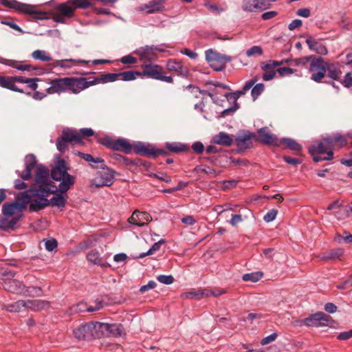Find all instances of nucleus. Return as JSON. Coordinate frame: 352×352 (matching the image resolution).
Segmentation results:
<instances>
[{"instance_id": "c85d7f7f", "label": "nucleus", "mask_w": 352, "mask_h": 352, "mask_svg": "<svg viewBox=\"0 0 352 352\" xmlns=\"http://www.w3.org/2000/svg\"><path fill=\"white\" fill-rule=\"evenodd\" d=\"M113 150L129 154L133 150V146L126 139L118 138L114 140Z\"/></svg>"}, {"instance_id": "bb28decb", "label": "nucleus", "mask_w": 352, "mask_h": 352, "mask_svg": "<svg viewBox=\"0 0 352 352\" xmlns=\"http://www.w3.org/2000/svg\"><path fill=\"white\" fill-rule=\"evenodd\" d=\"M2 309L10 312L18 313L25 309V300H19L14 302H8L6 300L1 302Z\"/></svg>"}, {"instance_id": "2f4dec72", "label": "nucleus", "mask_w": 352, "mask_h": 352, "mask_svg": "<svg viewBox=\"0 0 352 352\" xmlns=\"http://www.w3.org/2000/svg\"><path fill=\"white\" fill-rule=\"evenodd\" d=\"M214 143L223 146H231L233 144V139L225 132H220L212 138Z\"/></svg>"}, {"instance_id": "a211bd4d", "label": "nucleus", "mask_w": 352, "mask_h": 352, "mask_svg": "<svg viewBox=\"0 0 352 352\" xmlns=\"http://www.w3.org/2000/svg\"><path fill=\"white\" fill-rule=\"evenodd\" d=\"M100 330L102 337L120 336L122 333V326L119 324H108L100 322Z\"/></svg>"}, {"instance_id": "39448f33", "label": "nucleus", "mask_w": 352, "mask_h": 352, "mask_svg": "<svg viewBox=\"0 0 352 352\" xmlns=\"http://www.w3.org/2000/svg\"><path fill=\"white\" fill-rule=\"evenodd\" d=\"M74 336L78 340H91L102 337L99 322H91L81 324L73 331Z\"/></svg>"}, {"instance_id": "9b49d317", "label": "nucleus", "mask_w": 352, "mask_h": 352, "mask_svg": "<svg viewBox=\"0 0 352 352\" xmlns=\"http://www.w3.org/2000/svg\"><path fill=\"white\" fill-rule=\"evenodd\" d=\"M74 8L67 1L56 6L53 14V19L56 22L65 23L67 19H70L74 16Z\"/></svg>"}, {"instance_id": "f3484780", "label": "nucleus", "mask_w": 352, "mask_h": 352, "mask_svg": "<svg viewBox=\"0 0 352 352\" xmlns=\"http://www.w3.org/2000/svg\"><path fill=\"white\" fill-rule=\"evenodd\" d=\"M49 85L50 87L46 89L48 94H60L67 91V77L55 78L51 80Z\"/></svg>"}, {"instance_id": "c756f323", "label": "nucleus", "mask_w": 352, "mask_h": 352, "mask_svg": "<svg viewBox=\"0 0 352 352\" xmlns=\"http://www.w3.org/2000/svg\"><path fill=\"white\" fill-rule=\"evenodd\" d=\"M49 307V302L42 300H25V309L34 311H41Z\"/></svg>"}, {"instance_id": "6e6552de", "label": "nucleus", "mask_w": 352, "mask_h": 352, "mask_svg": "<svg viewBox=\"0 0 352 352\" xmlns=\"http://www.w3.org/2000/svg\"><path fill=\"white\" fill-rule=\"evenodd\" d=\"M74 142L80 144V135L77 131L66 129L63 131V134L56 140L57 149L61 152H65L68 148V143Z\"/></svg>"}, {"instance_id": "473e14b6", "label": "nucleus", "mask_w": 352, "mask_h": 352, "mask_svg": "<svg viewBox=\"0 0 352 352\" xmlns=\"http://www.w3.org/2000/svg\"><path fill=\"white\" fill-rule=\"evenodd\" d=\"M167 69L169 71L176 72L178 75H183L187 73V70L184 67L182 64L175 60H169L166 64Z\"/></svg>"}, {"instance_id": "4d7b16f0", "label": "nucleus", "mask_w": 352, "mask_h": 352, "mask_svg": "<svg viewBox=\"0 0 352 352\" xmlns=\"http://www.w3.org/2000/svg\"><path fill=\"white\" fill-rule=\"evenodd\" d=\"M311 56L302 57L292 60V65L305 66L307 63L311 59Z\"/></svg>"}, {"instance_id": "603ef678", "label": "nucleus", "mask_w": 352, "mask_h": 352, "mask_svg": "<svg viewBox=\"0 0 352 352\" xmlns=\"http://www.w3.org/2000/svg\"><path fill=\"white\" fill-rule=\"evenodd\" d=\"M335 240L338 243H340L342 241H344L347 243L352 244V234L348 233L347 232H344V236L337 234L335 237Z\"/></svg>"}, {"instance_id": "0eeeda50", "label": "nucleus", "mask_w": 352, "mask_h": 352, "mask_svg": "<svg viewBox=\"0 0 352 352\" xmlns=\"http://www.w3.org/2000/svg\"><path fill=\"white\" fill-rule=\"evenodd\" d=\"M142 75L146 76L155 80H160L166 82L172 83L173 79L171 76L165 75L162 67L160 65L155 64H146L142 66Z\"/></svg>"}, {"instance_id": "cd10ccee", "label": "nucleus", "mask_w": 352, "mask_h": 352, "mask_svg": "<svg viewBox=\"0 0 352 352\" xmlns=\"http://www.w3.org/2000/svg\"><path fill=\"white\" fill-rule=\"evenodd\" d=\"M0 63L3 65H8L12 68H14L19 71H23V72H25V71L30 72V71L35 69V68L31 65L23 64L21 62L14 60H11V59L4 58V59H2V60H1Z\"/></svg>"}, {"instance_id": "69168bd1", "label": "nucleus", "mask_w": 352, "mask_h": 352, "mask_svg": "<svg viewBox=\"0 0 352 352\" xmlns=\"http://www.w3.org/2000/svg\"><path fill=\"white\" fill-rule=\"evenodd\" d=\"M156 285L157 284L154 280H149L147 285H144L140 287V292L141 293H144L149 289H154Z\"/></svg>"}, {"instance_id": "58836bf2", "label": "nucleus", "mask_w": 352, "mask_h": 352, "mask_svg": "<svg viewBox=\"0 0 352 352\" xmlns=\"http://www.w3.org/2000/svg\"><path fill=\"white\" fill-rule=\"evenodd\" d=\"M204 296H208L209 294H205V292L204 290H199V291H192L189 292L183 293L181 296L182 298H186V299H200Z\"/></svg>"}, {"instance_id": "680f3d73", "label": "nucleus", "mask_w": 352, "mask_h": 352, "mask_svg": "<svg viewBox=\"0 0 352 352\" xmlns=\"http://www.w3.org/2000/svg\"><path fill=\"white\" fill-rule=\"evenodd\" d=\"M114 140L115 139H113L111 137L105 136L100 140V143L102 145L113 149Z\"/></svg>"}, {"instance_id": "49530a36", "label": "nucleus", "mask_w": 352, "mask_h": 352, "mask_svg": "<svg viewBox=\"0 0 352 352\" xmlns=\"http://www.w3.org/2000/svg\"><path fill=\"white\" fill-rule=\"evenodd\" d=\"M166 148L175 153L186 151V146L178 142L166 143Z\"/></svg>"}, {"instance_id": "412c9836", "label": "nucleus", "mask_w": 352, "mask_h": 352, "mask_svg": "<svg viewBox=\"0 0 352 352\" xmlns=\"http://www.w3.org/2000/svg\"><path fill=\"white\" fill-rule=\"evenodd\" d=\"M265 3L263 0H243L241 8L245 12H256L267 9Z\"/></svg>"}, {"instance_id": "774afa93", "label": "nucleus", "mask_w": 352, "mask_h": 352, "mask_svg": "<svg viewBox=\"0 0 352 352\" xmlns=\"http://www.w3.org/2000/svg\"><path fill=\"white\" fill-rule=\"evenodd\" d=\"M351 338H352V329L342 332L338 336V339L340 340H346Z\"/></svg>"}, {"instance_id": "c03bdc74", "label": "nucleus", "mask_w": 352, "mask_h": 352, "mask_svg": "<svg viewBox=\"0 0 352 352\" xmlns=\"http://www.w3.org/2000/svg\"><path fill=\"white\" fill-rule=\"evenodd\" d=\"M164 243H165V240H164V239H161L158 242L155 243L146 252L140 254L138 256V258H144L146 256L153 254L155 252H157L160 250L161 245L164 244Z\"/></svg>"}, {"instance_id": "13d9d810", "label": "nucleus", "mask_w": 352, "mask_h": 352, "mask_svg": "<svg viewBox=\"0 0 352 352\" xmlns=\"http://www.w3.org/2000/svg\"><path fill=\"white\" fill-rule=\"evenodd\" d=\"M77 133L80 135V144L82 142V137H91L94 135V131L90 128L81 129Z\"/></svg>"}, {"instance_id": "7ed1b4c3", "label": "nucleus", "mask_w": 352, "mask_h": 352, "mask_svg": "<svg viewBox=\"0 0 352 352\" xmlns=\"http://www.w3.org/2000/svg\"><path fill=\"white\" fill-rule=\"evenodd\" d=\"M52 191L50 188H34L31 186L28 191L19 193L15 202L24 211L28 204L30 211H38L49 206V199L47 197Z\"/></svg>"}, {"instance_id": "e433bc0d", "label": "nucleus", "mask_w": 352, "mask_h": 352, "mask_svg": "<svg viewBox=\"0 0 352 352\" xmlns=\"http://www.w3.org/2000/svg\"><path fill=\"white\" fill-rule=\"evenodd\" d=\"M327 76L333 80H339L341 76L342 72L333 65L329 64L327 66Z\"/></svg>"}, {"instance_id": "a19ab883", "label": "nucleus", "mask_w": 352, "mask_h": 352, "mask_svg": "<svg viewBox=\"0 0 352 352\" xmlns=\"http://www.w3.org/2000/svg\"><path fill=\"white\" fill-rule=\"evenodd\" d=\"M119 74V79L125 81L133 80L136 78L137 76H142V73L140 72H133V71H127L124 72H120Z\"/></svg>"}, {"instance_id": "9d476101", "label": "nucleus", "mask_w": 352, "mask_h": 352, "mask_svg": "<svg viewBox=\"0 0 352 352\" xmlns=\"http://www.w3.org/2000/svg\"><path fill=\"white\" fill-rule=\"evenodd\" d=\"M94 85L95 82H92V80H88L84 77H67V91L74 94H78Z\"/></svg>"}, {"instance_id": "e2e57ef3", "label": "nucleus", "mask_w": 352, "mask_h": 352, "mask_svg": "<svg viewBox=\"0 0 352 352\" xmlns=\"http://www.w3.org/2000/svg\"><path fill=\"white\" fill-rule=\"evenodd\" d=\"M195 171L197 172H203V173H206L207 174H215V170L212 168V167H210V166H197L195 168Z\"/></svg>"}, {"instance_id": "ea45409f", "label": "nucleus", "mask_w": 352, "mask_h": 352, "mask_svg": "<svg viewBox=\"0 0 352 352\" xmlns=\"http://www.w3.org/2000/svg\"><path fill=\"white\" fill-rule=\"evenodd\" d=\"M280 142V143L285 144L288 148L294 151H300L302 149V146L296 142L295 140L289 138H283Z\"/></svg>"}, {"instance_id": "20e7f679", "label": "nucleus", "mask_w": 352, "mask_h": 352, "mask_svg": "<svg viewBox=\"0 0 352 352\" xmlns=\"http://www.w3.org/2000/svg\"><path fill=\"white\" fill-rule=\"evenodd\" d=\"M309 151L314 162L331 160L333 157V139L324 138L320 142L311 145Z\"/></svg>"}, {"instance_id": "bf43d9fd", "label": "nucleus", "mask_w": 352, "mask_h": 352, "mask_svg": "<svg viewBox=\"0 0 352 352\" xmlns=\"http://www.w3.org/2000/svg\"><path fill=\"white\" fill-rule=\"evenodd\" d=\"M278 211L275 209L269 210L263 217V219L265 222H271L274 221L277 215Z\"/></svg>"}, {"instance_id": "ddd939ff", "label": "nucleus", "mask_w": 352, "mask_h": 352, "mask_svg": "<svg viewBox=\"0 0 352 352\" xmlns=\"http://www.w3.org/2000/svg\"><path fill=\"white\" fill-rule=\"evenodd\" d=\"M0 3L5 7L14 9L21 12L30 14H35V17L36 19H44L43 16V14L36 12L34 10V8L31 6L21 3L20 2H18L15 0H0Z\"/></svg>"}, {"instance_id": "423d86ee", "label": "nucleus", "mask_w": 352, "mask_h": 352, "mask_svg": "<svg viewBox=\"0 0 352 352\" xmlns=\"http://www.w3.org/2000/svg\"><path fill=\"white\" fill-rule=\"evenodd\" d=\"M114 177L115 171L106 166L97 173L91 182V186L95 188L111 186L113 184Z\"/></svg>"}, {"instance_id": "2eb2a0df", "label": "nucleus", "mask_w": 352, "mask_h": 352, "mask_svg": "<svg viewBox=\"0 0 352 352\" xmlns=\"http://www.w3.org/2000/svg\"><path fill=\"white\" fill-rule=\"evenodd\" d=\"M156 52H166V49L162 45L156 46L147 45L140 48L138 51V54H139L141 60H152L157 58Z\"/></svg>"}, {"instance_id": "f03ea898", "label": "nucleus", "mask_w": 352, "mask_h": 352, "mask_svg": "<svg viewBox=\"0 0 352 352\" xmlns=\"http://www.w3.org/2000/svg\"><path fill=\"white\" fill-rule=\"evenodd\" d=\"M16 273L7 269L0 268V280L3 288L14 294L24 296H39L42 290L39 287L26 286L15 278Z\"/></svg>"}, {"instance_id": "72a5a7b5", "label": "nucleus", "mask_w": 352, "mask_h": 352, "mask_svg": "<svg viewBox=\"0 0 352 352\" xmlns=\"http://www.w3.org/2000/svg\"><path fill=\"white\" fill-rule=\"evenodd\" d=\"M18 222L17 218H13L12 217H7L3 214L0 217V228L3 230H8L12 229Z\"/></svg>"}, {"instance_id": "dca6fc26", "label": "nucleus", "mask_w": 352, "mask_h": 352, "mask_svg": "<svg viewBox=\"0 0 352 352\" xmlns=\"http://www.w3.org/2000/svg\"><path fill=\"white\" fill-rule=\"evenodd\" d=\"M134 152L137 154L146 156L157 157L166 153L162 149H155L151 145L142 142H137L133 146Z\"/></svg>"}, {"instance_id": "864d4df0", "label": "nucleus", "mask_w": 352, "mask_h": 352, "mask_svg": "<svg viewBox=\"0 0 352 352\" xmlns=\"http://www.w3.org/2000/svg\"><path fill=\"white\" fill-rule=\"evenodd\" d=\"M264 85L262 83L256 84L252 89V96L254 100H256L263 91Z\"/></svg>"}, {"instance_id": "aec40b11", "label": "nucleus", "mask_w": 352, "mask_h": 352, "mask_svg": "<svg viewBox=\"0 0 352 352\" xmlns=\"http://www.w3.org/2000/svg\"><path fill=\"white\" fill-rule=\"evenodd\" d=\"M151 220L152 217L148 212L136 210L129 219V222L131 224L141 227L147 224Z\"/></svg>"}, {"instance_id": "37998d69", "label": "nucleus", "mask_w": 352, "mask_h": 352, "mask_svg": "<svg viewBox=\"0 0 352 352\" xmlns=\"http://www.w3.org/2000/svg\"><path fill=\"white\" fill-rule=\"evenodd\" d=\"M262 277L263 273L261 272H256L243 274L242 279L244 281L256 283Z\"/></svg>"}, {"instance_id": "393cba45", "label": "nucleus", "mask_w": 352, "mask_h": 352, "mask_svg": "<svg viewBox=\"0 0 352 352\" xmlns=\"http://www.w3.org/2000/svg\"><path fill=\"white\" fill-rule=\"evenodd\" d=\"M256 137L255 134L249 131L239 135L236 140V145L241 149H247L252 146V140Z\"/></svg>"}, {"instance_id": "5fc2aeb1", "label": "nucleus", "mask_w": 352, "mask_h": 352, "mask_svg": "<svg viewBox=\"0 0 352 352\" xmlns=\"http://www.w3.org/2000/svg\"><path fill=\"white\" fill-rule=\"evenodd\" d=\"M157 280L165 285H170L174 281V278L171 275H159L157 277Z\"/></svg>"}, {"instance_id": "7c9ffc66", "label": "nucleus", "mask_w": 352, "mask_h": 352, "mask_svg": "<svg viewBox=\"0 0 352 352\" xmlns=\"http://www.w3.org/2000/svg\"><path fill=\"white\" fill-rule=\"evenodd\" d=\"M0 86L12 91L23 92V90L18 88L16 85L14 76H0Z\"/></svg>"}, {"instance_id": "4c0bfd02", "label": "nucleus", "mask_w": 352, "mask_h": 352, "mask_svg": "<svg viewBox=\"0 0 352 352\" xmlns=\"http://www.w3.org/2000/svg\"><path fill=\"white\" fill-rule=\"evenodd\" d=\"M344 250L342 248H337L335 250H332L327 254L322 256L321 257L322 260H330V259H336L340 258L344 254Z\"/></svg>"}, {"instance_id": "a878e982", "label": "nucleus", "mask_w": 352, "mask_h": 352, "mask_svg": "<svg viewBox=\"0 0 352 352\" xmlns=\"http://www.w3.org/2000/svg\"><path fill=\"white\" fill-rule=\"evenodd\" d=\"M305 42L311 51L320 55L327 54L328 50L326 46L312 37L309 36L307 38Z\"/></svg>"}, {"instance_id": "3c124183", "label": "nucleus", "mask_w": 352, "mask_h": 352, "mask_svg": "<svg viewBox=\"0 0 352 352\" xmlns=\"http://www.w3.org/2000/svg\"><path fill=\"white\" fill-rule=\"evenodd\" d=\"M89 165L91 167H93L94 168L102 169V168L106 167L104 160L100 157H93V160L90 162Z\"/></svg>"}, {"instance_id": "6e6d98bb", "label": "nucleus", "mask_w": 352, "mask_h": 352, "mask_svg": "<svg viewBox=\"0 0 352 352\" xmlns=\"http://www.w3.org/2000/svg\"><path fill=\"white\" fill-rule=\"evenodd\" d=\"M263 54V50L259 46H253L248 49L246 52V55L249 57L254 55H261Z\"/></svg>"}, {"instance_id": "a18cd8bd", "label": "nucleus", "mask_w": 352, "mask_h": 352, "mask_svg": "<svg viewBox=\"0 0 352 352\" xmlns=\"http://www.w3.org/2000/svg\"><path fill=\"white\" fill-rule=\"evenodd\" d=\"M75 10L77 8H87L91 3L88 0H68Z\"/></svg>"}, {"instance_id": "338daca9", "label": "nucleus", "mask_w": 352, "mask_h": 352, "mask_svg": "<svg viewBox=\"0 0 352 352\" xmlns=\"http://www.w3.org/2000/svg\"><path fill=\"white\" fill-rule=\"evenodd\" d=\"M344 87H352V74L351 73H347L345 76H344V78L342 82Z\"/></svg>"}, {"instance_id": "f257e3e1", "label": "nucleus", "mask_w": 352, "mask_h": 352, "mask_svg": "<svg viewBox=\"0 0 352 352\" xmlns=\"http://www.w3.org/2000/svg\"><path fill=\"white\" fill-rule=\"evenodd\" d=\"M51 176L55 181L60 182L58 188L48 182V169L43 165L37 166L35 177L36 183L32 187L41 189L50 188L52 190L50 194L54 193L57 190L63 194L69 190L75 183V177L67 173L66 163L63 160H58L56 163L55 167L52 170Z\"/></svg>"}, {"instance_id": "de8ad7c7", "label": "nucleus", "mask_w": 352, "mask_h": 352, "mask_svg": "<svg viewBox=\"0 0 352 352\" xmlns=\"http://www.w3.org/2000/svg\"><path fill=\"white\" fill-rule=\"evenodd\" d=\"M87 258L89 261L94 264L100 265L101 258L98 251L91 250L87 254Z\"/></svg>"}, {"instance_id": "4468645a", "label": "nucleus", "mask_w": 352, "mask_h": 352, "mask_svg": "<svg viewBox=\"0 0 352 352\" xmlns=\"http://www.w3.org/2000/svg\"><path fill=\"white\" fill-rule=\"evenodd\" d=\"M331 320V316L322 311H318L305 318V326L320 327L328 326Z\"/></svg>"}, {"instance_id": "052dcab7", "label": "nucleus", "mask_w": 352, "mask_h": 352, "mask_svg": "<svg viewBox=\"0 0 352 352\" xmlns=\"http://www.w3.org/2000/svg\"><path fill=\"white\" fill-rule=\"evenodd\" d=\"M245 93L243 90L236 91L234 93H227L225 96L228 100L233 99L234 101H236L241 96L244 95Z\"/></svg>"}, {"instance_id": "f8f14e48", "label": "nucleus", "mask_w": 352, "mask_h": 352, "mask_svg": "<svg viewBox=\"0 0 352 352\" xmlns=\"http://www.w3.org/2000/svg\"><path fill=\"white\" fill-rule=\"evenodd\" d=\"M205 54L206 60L217 71L223 69L225 67L226 63L230 60V58L217 53L212 49L206 50Z\"/></svg>"}, {"instance_id": "c9c22d12", "label": "nucleus", "mask_w": 352, "mask_h": 352, "mask_svg": "<svg viewBox=\"0 0 352 352\" xmlns=\"http://www.w3.org/2000/svg\"><path fill=\"white\" fill-rule=\"evenodd\" d=\"M32 58L43 62H47L52 60V57L48 52L45 50H36L31 54Z\"/></svg>"}, {"instance_id": "8fccbe9b", "label": "nucleus", "mask_w": 352, "mask_h": 352, "mask_svg": "<svg viewBox=\"0 0 352 352\" xmlns=\"http://www.w3.org/2000/svg\"><path fill=\"white\" fill-rule=\"evenodd\" d=\"M43 242L45 248L48 252L54 251L57 248L58 245L57 241L53 238L44 239Z\"/></svg>"}, {"instance_id": "0e129e2a", "label": "nucleus", "mask_w": 352, "mask_h": 352, "mask_svg": "<svg viewBox=\"0 0 352 352\" xmlns=\"http://www.w3.org/2000/svg\"><path fill=\"white\" fill-rule=\"evenodd\" d=\"M277 336H278L277 333H272V334L265 337L264 338H263L261 341V344L262 345H265L269 343H271L276 339Z\"/></svg>"}, {"instance_id": "79ce46f5", "label": "nucleus", "mask_w": 352, "mask_h": 352, "mask_svg": "<svg viewBox=\"0 0 352 352\" xmlns=\"http://www.w3.org/2000/svg\"><path fill=\"white\" fill-rule=\"evenodd\" d=\"M65 202L66 198L60 194H57L51 199L50 201H49V205L51 204L52 206L63 208L65 205Z\"/></svg>"}, {"instance_id": "f704fd0d", "label": "nucleus", "mask_w": 352, "mask_h": 352, "mask_svg": "<svg viewBox=\"0 0 352 352\" xmlns=\"http://www.w3.org/2000/svg\"><path fill=\"white\" fill-rule=\"evenodd\" d=\"M119 79V74L109 73L102 74L98 78H96L92 80V82H95V85L98 83H107L109 82H114Z\"/></svg>"}, {"instance_id": "5701e85b", "label": "nucleus", "mask_w": 352, "mask_h": 352, "mask_svg": "<svg viewBox=\"0 0 352 352\" xmlns=\"http://www.w3.org/2000/svg\"><path fill=\"white\" fill-rule=\"evenodd\" d=\"M165 8L162 1L153 0L138 8V11L145 12L146 14L161 12Z\"/></svg>"}, {"instance_id": "1a4fd4ad", "label": "nucleus", "mask_w": 352, "mask_h": 352, "mask_svg": "<svg viewBox=\"0 0 352 352\" xmlns=\"http://www.w3.org/2000/svg\"><path fill=\"white\" fill-rule=\"evenodd\" d=\"M327 65L328 63L320 57L311 59L309 68L311 73V79L316 82H321L326 75Z\"/></svg>"}, {"instance_id": "6ab92c4d", "label": "nucleus", "mask_w": 352, "mask_h": 352, "mask_svg": "<svg viewBox=\"0 0 352 352\" xmlns=\"http://www.w3.org/2000/svg\"><path fill=\"white\" fill-rule=\"evenodd\" d=\"M259 135L258 141L273 146H278L280 144V142L277 137L272 134L266 127L260 129L258 131Z\"/></svg>"}, {"instance_id": "09e8293b", "label": "nucleus", "mask_w": 352, "mask_h": 352, "mask_svg": "<svg viewBox=\"0 0 352 352\" xmlns=\"http://www.w3.org/2000/svg\"><path fill=\"white\" fill-rule=\"evenodd\" d=\"M333 139V147L335 144H338L340 147H343L346 144V138L340 133H336L331 137Z\"/></svg>"}, {"instance_id": "b1692460", "label": "nucleus", "mask_w": 352, "mask_h": 352, "mask_svg": "<svg viewBox=\"0 0 352 352\" xmlns=\"http://www.w3.org/2000/svg\"><path fill=\"white\" fill-rule=\"evenodd\" d=\"M36 165V157L29 154L25 157V170L19 175L24 180H28L32 176V171Z\"/></svg>"}, {"instance_id": "4be33fe9", "label": "nucleus", "mask_w": 352, "mask_h": 352, "mask_svg": "<svg viewBox=\"0 0 352 352\" xmlns=\"http://www.w3.org/2000/svg\"><path fill=\"white\" fill-rule=\"evenodd\" d=\"M23 211L24 210L19 207L18 204L16 202L5 204L2 208L3 214L6 215L7 217L8 216L13 218H17V221L21 218Z\"/></svg>"}]
</instances>
